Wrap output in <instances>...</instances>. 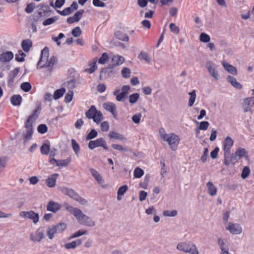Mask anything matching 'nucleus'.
I'll return each instance as SVG.
<instances>
[{
	"label": "nucleus",
	"mask_w": 254,
	"mask_h": 254,
	"mask_svg": "<svg viewBox=\"0 0 254 254\" xmlns=\"http://www.w3.org/2000/svg\"><path fill=\"white\" fill-rule=\"evenodd\" d=\"M20 88L24 92H28L31 89L32 86L29 82H24L21 84Z\"/></svg>",
	"instance_id": "nucleus-44"
},
{
	"label": "nucleus",
	"mask_w": 254,
	"mask_h": 254,
	"mask_svg": "<svg viewBox=\"0 0 254 254\" xmlns=\"http://www.w3.org/2000/svg\"><path fill=\"white\" fill-rule=\"evenodd\" d=\"M73 9H71V7H68L64 8L62 11H58V12L62 15H68L72 13Z\"/></svg>",
	"instance_id": "nucleus-61"
},
{
	"label": "nucleus",
	"mask_w": 254,
	"mask_h": 254,
	"mask_svg": "<svg viewBox=\"0 0 254 254\" xmlns=\"http://www.w3.org/2000/svg\"><path fill=\"white\" fill-rule=\"evenodd\" d=\"M138 58L141 60H144L148 63L151 62V58L146 52L141 51L138 56Z\"/></svg>",
	"instance_id": "nucleus-34"
},
{
	"label": "nucleus",
	"mask_w": 254,
	"mask_h": 254,
	"mask_svg": "<svg viewBox=\"0 0 254 254\" xmlns=\"http://www.w3.org/2000/svg\"><path fill=\"white\" fill-rule=\"evenodd\" d=\"M250 174V169L249 167L246 166L245 167L242 171V174H241V177L245 179L247 178Z\"/></svg>",
	"instance_id": "nucleus-54"
},
{
	"label": "nucleus",
	"mask_w": 254,
	"mask_h": 254,
	"mask_svg": "<svg viewBox=\"0 0 254 254\" xmlns=\"http://www.w3.org/2000/svg\"><path fill=\"white\" fill-rule=\"evenodd\" d=\"M58 20V17L57 16H54L53 17L49 18L46 19L43 22V25L44 26H47L51 25L54 23H55Z\"/></svg>",
	"instance_id": "nucleus-48"
},
{
	"label": "nucleus",
	"mask_w": 254,
	"mask_h": 254,
	"mask_svg": "<svg viewBox=\"0 0 254 254\" xmlns=\"http://www.w3.org/2000/svg\"><path fill=\"white\" fill-rule=\"evenodd\" d=\"M109 60V56L106 53H104L98 60L99 64H104Z\"/></svg>",
	"instance_id": "nucleus-57"
},
{
	"label": "nucleus",
	"mask_w": 254,
	"mask_h": 254,
	"mask_svg": "<svg viewBox=\"0 0 254 254\" xmlns=\"http://www.w3.org/2000/svg\"><path fill=\"white\" fill-rule=\"evenodd\" d=\"M190 98L189 100L188 105L189 107H192L193 105L196 98V92L193 90L192 92L189 93Z\"/></svg>",
	"instance_id": "nucleus-40"
},
{
	"label": "nucleus",
	"mask_w": 254,
	"mask_h": 254,
	"mask_svg": "<svg viewBox=\"0 0 254 254\" xmlns=\"http://www.w3.org/2000/svg\"><path fill=\"white\" fill-rule=\"evenodd\" d=\"M228 80L235 88L239 89L242 88V85L237 81L236 79L234 77L229 75L228 76Z\"/></svg>",
	"instance_id": "nucleus-31"
},
{
	"label": "nucleus",
	"mask_w": 254,
	"mask_h": 254,
	"mask_svg": "<svg viewBox=\"0 0 254 254\" xmlns=\"http://www.w3.org/2000/svg\"><path fill=\"white\" fill-rule=\"evenodd\" d=\"M63 206L76 218L80 224L90 227L95 225V222L90 217L84 214L80 209L74 207L67 203H64Z\"/></svg>",
	"instance_id": "nucleus-1"
},
{
	"label": "nucleus",
	"mask_w": 254,
	"mask_h": 254,
	"mask_svg": "<svg viewBox=\"0 0 254 254\" xmlns=\"http://www.w3.org/2000/svg\"><path fill=\"white\" fill-rule=\"evenodd\" d=\"M54 226L58 233L62 232L66 228V225L64 223H60Z\"/></svg>",
	"instance_id": "nucleus-46"
},
{
	"label": "nucleus",
	"mask_w": 254,
	"mask_h": 254,
	"mask_svg": "<svg viewBox=\"0 0 254 254\" xmlns=\"http://www.w3.org/2000/svg\"><path fill=\"white\" fill-rule=\"evenodd\" d=\"M235 153L238 158L240 159L247 155L248 152L245 148L239 147L237 149Z\"/></svg>",
	"instance_id": "nucleus-39"
},
{
	"label": "nucleus",
	"mask_w": 254,
	"mask_h": 254,
	"mask_svg": "<svg viewBox=\"0 0 254 254\" xmlns=\"http://www.w3.org/2000/svg\"><path fill=\"white\" fill-rule=\"evenodd\" d=\"M254 105V97L246 98L243 103V107L245 113L251 111L252 107Z\"/></svg>",
	"instance_id": "nucleus-15"
},
{
	"label": "nucleus",
	"mask_w": 254,
	"mask_h": 254,
	"mask_svg": "<svg viewBox=\"0 0 254 254\" xmlns=\"http://www.w3.org/2000/svg\"><path fill=\"white\" fill-rule=\"evenodd\" d=\"M122 76L125 78H128L130 75V70L129 68L124 67L121 71Z\"/></svg>",
	"instance_id": "nucleus-53"
},
{
	"label": "nucleus",
	"mask_w": 254,
	"mask_h": 254,
	"mask_svg": "<svg viewBox=\"0 0 254 254\" xmlns=\"http://www.w3.org/2000/svg\"><path fill=\"white\" fill-rule=\"evenodd\" d=\"M162 139L168 143L173 150L177 149L180 141V138L178 135L174 133H172L170 135L163 134L162 135Z\"/></svg>",
	"instance_id": "nucleus-6"
},
{
	"label": "nucleus",
	"mask_w": 254,
	"mask_h": 254,
	"mask_svg": "<svg viewBox=\"0 0 254 254\" xmlns=\"http://www.w3.org/2000/svg\"><path fill=\"white\" fill-rule=\"evenodd\" d=\"M116 37L121 41L125 42H128L129 40V37L127 34L121 32L120 31H117L115 33Z\"/></svg>",
	"instance_id": "nucleus-29"
},
{
	"label": "nucleus",
	"mask_w": 254,
	"mask_h": 254,
	"mask_svg": "<svg viewBox=\"0 0 254 254\" xmlns=\"http://www.w3.org/2000/svg\"><path fill=\"white\" fill-rule=\"evenodd\" d=\"M98 135L97 132L95 130V129H92L87 135L86 137V139L87 140H91L95 138Z\"/></svg>",
	"instance_id": "nucleus-51"
},
{
	"label": "nucleus",
	"mask_w": 254,
	"mask_h": 254,
	"mask_svg": "<svg viewBox=\"0 0 254 254\" xmlns=\"http://www.w3.org/2000/svg\"><path fill=\"white\" fill-rule=\"evenodd\" d=\"M33 133V130L27 129L25 133H23V143L25 145L26 142L30 140Z\"/></svg>",
	"instance_id": "nucleus-35"
},
{
	"label": "nucleus",
	"mask_w": 254,
	"mask_h": 254,
	"mask_svg": "<svg viewBox=\"0 0 254 254\" xmlns=\"http://www.w3.org/2000/svg\"><path fill=\"white\" fill-rule=\"evenodd\" d=\"M114 95L116 96V100L118 101H123L126 95L122 93H120V89H116L113 92Z\"/></svg>",
	"instance_id": "nucleus-36"
},
{
	"label": "nucleus",
	"mask_w": 254,
	"mask_h": 254,
	"mask_svg": "<svg viewBox=\"0 0 254 254\" xmlns=\"http://www.w3.org/2000/svg\"><path fill=\"white\" fill-rule=\"evenodd\" d=\"M49 51L48 47H45L41 51V57L37 64V66H40V68L46 67L49 72H51L53 66L57 63L58 60L54 56L51 57L49 60L48 57Z\"/></svg>",
	"instance_id": "nucleus-2"
},
{
	"label": "nucleus",
	"mask_w": 254,
	"mask_h": 254,
	"mask_svg": "<svg viewBox=\"0 0 254 254\" xmlns=\"http://www.w3.org/2000/svg\"><path fill=\"white\" fill-rule=\"evenodd\" d=\"M50 149V145L47 143H44L41 146L40 151L42 154L47 155L49 154Z\"/></svg>",
	"instance_id": "nucleus-42"
},
{
	"label": "nucleus",
	"mask_w": 254,
	"mask_h": 254,
	"mask_svg": "<svg viewBox=\"0 0 254 254\" xmlns=\"http://www.w3.org/2000/svg\"><path fill=\"white\" fill-rule=\"evenodd\" d=\"M206 186L208 189V193L211 196L215 195L217 192V189L212 183L208 182Z\"/></svg>",
	"instance_id": "nucleus-32"
},
{
	"label": "nucleus",
	"mask_w": 254,
	"mask_h": 254,
	"mask_svg": "<svg viewBox=\"0 0 254 254\" xmlns=\"http://www.w3.org/2000/svg\"><path fill=\"white\" fill-rule=\"evenodd\" d=\"M22 97L19 95H14L10 98L11 103L15 106H19L22 102Z\"/></svg>",
	"instance_id": "nucleus-28"
},
{
	"label": "nucleus",
	"mask_w": 254,
	"mask_h": 254,
	"mask_svg": "<svg viewBox=\"0 0 254 254\" xmlns=\"http://www.w3.org/2000/svg\"><path fill=\"white\" fill-rule=\"evenodd\" d=\"M89 65L90 66V67L86 68L85 69V71L89 73H93L97 68L96 61L89 63Z\"/></svg>",
	"instance_id": "nucleus-41"
},
{
	"label": "nucleus",
	"mask_w": 254,
	"mask_h": 254,
	"mask_svg": "<svg viewBox=\"0 0 254 254\" xmlns=\"http://www.w3.org/2000/svg\"><path fill=\"white\" fill-rule=\"evenodd\" d=\"M191 242H185L179 243L176 247L177 249L181 252L187 253Z\"/></svg>",
	"instance_id": "nucleus-21"
},
{
	"label": "nucleus",
	"mask_w": 254,
	"mask_h": 254,
	"mask_svg": "<svg viewBox=\"0 0 254 254\" xmlns=\"http://www.w3.org/2000/svg\"><path fill=\"white\" fill-rule=\"evenodd\" d=\"M82 243V241L80 239H77L75 241H73L71 243H68L65 244L64 247L66 249H74L77 246H80Z\"/></svg>",
	"instance_id": "nucleus-27"
},
{
	"label": "nucleus",
	"mask_w": 254,
	"mask_h": 254,
	"mask_svg": "<svg viewBox=\"0 0 254 254\" xmlns=\"http://www.w3.org/2000/svg\"><path fill=\"white\" fill-rule=\"evenodd\" d=\"M61 191L64 194L76 200L81 205H86L87 201L80 196L76 191L70 188L65 187L60 188Z\"/></svg>",
	"instance_id": "nucleus-3"
},
{
	"label": "nucleus",
	"mask_w": 254,
	"mask_h": 254,
	"mask_svg": "<svg viewBox=\"0 0 254 254\" xmlns=\"http://www.w3.org/2000/svg\"><path fill=\"white\" fill-rule=\"evenodd\" d=\"M73 92L72 91H68L64 97V101L65 103H69L72 99Z\"/></svg>",
	"instance_id": "nucleus-62"
},
{
	"label": "nucleus",
	"mask_w": 254,
	"mask_h": 254,
	"mask_svg": "<svg viewBox=\"0 0 254 254\" xmlns=\"http://www.w3.org/2000/svg\"><path fill=\"white\" fill-rule=\"evenodd\" d=\"M109 136L111 138H114L119 140H122L124 138L122 134L114 131H110Z\"/></svg>",
	"instance_id": "nucleus-38"
},
{
	"label": "nucleus",
	"mask_w": 254,
	"mask_h": 254,
	"mask_svg": "<svg viewBox=\"0 0 254 254\" xmlns=\"http://www.w3.org/2000/svg\"><path fill=\"white\" fill-rule=\"evenodd\" d=\"M65 91V89L64 88L56 90L54 93L53 98L55 100L59 99L64 95Z\"/></svg>",
	"instance_id": "nucleus-33"
},
{
	"label": "nucleus",
	"mask_w": 254,
	"mask_h": 254,
	"mask_svg": "<svg viewBox=\"0 0 254 254\" xmlns=\"http://www.w3.org/2000/svg\"><path fill=\"white\" fill-rule=\"evenodd\" d=\"M61 207V206L60 204L57 202H55L53 201H50L49 202L47 205V209L48 211H52L53 212H56L59 210Z\"/></svg>",
	"instance_id": "nucleus-22"
},
{
	"label": "nucleus",
	"mask_w": 254,
	"mask_h": 254,
	"mask_svg": "<svg viewBox=\"0 0 254 254\" xmlns=\"http://www.w3.org/2000/svg\"><path fill=\"white\" fill-rule=\"evenodd\" d=\"M124 58L121 56H114L112 58V62H113V63L112 64H110L108 67L102 68L101 69L100 71V78L101 79H102V74L104 73H106L107 72H112V69L114 68L117 65L121 64L122 63L124 62Z\"/></svg>",
	"instance_id": "nucleus-5"
},
{
	"label": "nucleus",
	"mask_w": 254,
	"mask_h": 254,
	"mask_svg": "<svg viewBox=\"0 0 254 254\" xmlns=\"http://www.w3.org/2000/svg\"><path fill=\"white\" fill-rule=\"evenodd\" d=\"M139 97V94L137 93H133L129 97V102L131 104H133L136 102Z\"/></svg>",
	"instance_id": "nucleus-47"
},
{
	"label": "nucleus",
	"mask_w": 254,
	"mask_h": 254,
	"mask_svg": "<svg viewBox=\"0 0 254 254\" xmlns=\"http://www.w3.org/2000/svg\"><path fill=\"white\" fill-rule=\"evenodd\" d=\"M98 147H102L106 150H108V147L106 144V142L102 137L98 138L95 140L90 141L88 143V147L90 149H93Z\"/></svg>",
	"instance_id": "nucleus-7"
},
{
	"label": "nucleus",
	"mask_w": 254,
	"mask_h": 254,
	"mask_svg": "<svg viewBox=\"0 0 254 254\" xmlns=\"http://www.w3.org/2000/svg\"><path fill=\"white\" fill-rule=\"evenodd\" d=\"M70 158H67L64 160H59V162L57 163V166L59 167H65L70 163Z\"/></svg>",
	"instance_id": "nucleus-45"
},
{
	"label": "nucleus",
	"mask_w": 254,
	"mask_h": 254,
	"mask_svg": "<svg viewBox=\"0 0 254 254\" xmlns=\"http://www.w3.org/2000/svg\"><path fill=\"white\" fill-rule=\"evenodd\" d=\"M71 146L76 156L78 155L80 150V146L76 140L74 139H71Z\"/></svg>",
	"instance_id": "nucleus-43"
},
{
	"label": "nucleus",
	"mask_w": 254,
	"mask_h": 254,
	"mask_svg": "<svg viewBox=\"0 0 254 254\" xmlns=\"http://www.w3.org/2000/svg\"><path fill=\"white\" fill-rule=\"evenodd\" d=\"M14 57L13 53L11 51L3 52L0 55V62L7 63L11 61Z\"/></svg>",
	"instance_id": "nucleus-18"
},
{
	"label": "nucleus",
	"mask_w": 254,
	"mask_h": 254,
	"mask_svg": "<svg viewBox=\"0 0 254 254\" xmlns=\"http://www.w3.org/2000/svg\"><path fill=\"white\" fill-rule=\"evenodd\" d=\"M59 176L58 174H54L47 178L46 180L47 185L50 188L54 187L56 185L57 178Z\"/></svg>",
	"instance_id": "nucleus-24"
},
{
	"label": "nucleus",
	"mask_w": 254,
	"mask_h": 254,
	"mask_svg": "<svg viewBox=\"0 0 254 254\" xmlns=\"http://www.w3.org/2000/svg\"><path fill=\"white\" fill-rule=\"evenodd\" d=\"M39 108H38V109L34 110L32 114L28 117L24 125V127L26 129L33 130L32 125L39 116Z\"/></svg>",
	"instance_id": "nucleus-8"
},
{
	"label": "nucleus",
	"mask_w": 254,
	"mask_h": 254,
	"mask_svg": "<svg viewBox=\"0 0 254 254\" xmlns=\"http://www.w3.org/2000/svg\"><path fill=\"white\" fill-rule=\"evenodd\" d=\"M144 174V171L139 167H136L134 170V177L136 178H140Z\"/></svg>",
	"instance_id": "nucleus-49"
},
{
	"label": "nucleus",
	"mask_w": 254,
	"mask_h": 254,
	"mask_svg": "<svg viewBox=\"0 0 254 254\" xmlns=\"http://www.w3.org/2000/svg\"><path fill=\"white\" fill-rule=\"evenodd\" d=\"M86 117L89 119H93L96 124H99L103 120L102 113L97 110L95 106L92 105L85 113Z\"/></svg>",
	"instance_id": "nucleus-4"
},
{
	"label": "nucleus",
	"mask_w": 254,
	"mask_h": 254,
	"mask_svg": "<svg viewBox=\"0 0 254 254\" xmlns=\"http://www.w3.org/2000/svg\"><path fill=\"white\" fill-rule=\"evenodd\" d=\"M76 80L74 79H71L64 83L65 85L68 88L72 89L76 87Z\"/></svg>",
	"instance_id": "nucleus-60"
},
{
	"label": "nucleus",
	"mask_w": 254,
	"mask_h": 254,
	"mask_svg": "<svg viewBox=\"0 0 254 254\" xmlns=\"http://www.w3.org/2000/svg\"><path fill=\"white\" fill-rule=\"evenodd\" d=\"M163 214L164 216L174 217L177 215V211L175 210L172 211L165 210L163 211Z\"/></svg>",
	"instance_id": "nucleus-55"
},
{
	"label": "nucleus",
	"mask_w": 254,
	"mask_h": 254,
	"mask_svg": "<svg viewBox=\"0 0 254 254\" xmlns=\"http://www.w3.org/2000/svg\"><path fill=\"white\" fill-rule=\"evenodd\" d=\"M103 108L108 112H110L115 119L117 118L116 105L110 102L105 103L103 104Z\"/></svg>",
	"instance_id": "nucleus-14"
},
{
	"label": "nucleus",
	"mask_w": 254,
	"mask_h": 254,
	"mask_svg": "<svg viewBox=\"0 0 254 254\" xmlns=\"http://www.w3.org/2000/svg\"><path fill=\"white\" fill-rule=\"evenodd\" d=\"M206 67L210 75L215 79L218 80L219 74L217 70V65L213 64L211 61H208L206 63Z\"/></svg>",
	"instance_id": "nucleus-10"
},
{
	"label": "nucleus",
	"mask_w": 254,
	"mask_h": 254,
	"mask_svg": "<svg viewBox=\"0 0 254 254\" xmlns=\"http://www.w3.org/2000/svg\"><path fill=\"white\" fill-rule=\"evenodd\" d=\"M71 33L75 37H79L81 34V31L79 27H76L72 30Z\"/></svg>",
	"instance_id": "nucleus-64"
},
{
	"label": "nucleus",
	"mask_w": 254,
	"mask_h": 254,
	"mask_svg": "<svg viewBox=\"0 0 254 254\" xmlns=\"http://www.w3.org/2000/svg\"><path fill=\"white\" fill-rule=\"evenodd\" d=\"M141 117V113L136 114L132 117V120L135 124H138L140 123Z\"/></svg>",
	"instance_id": "nucleus-63"
},
{
	"label": "nucleus",
	"mask_w": 254,
	"mask_h": 254,
	"mask_svg": "<svg viewBox=\"0 0 254 254\" xmlns=\"http://www.w3.org/2000/svg\"><path fill=\"white\" fill-rule=\"evenodd\" d=\"M19 216L25 219L32 220L34 224H36L39 221V214L33 211H21Z\"/></svg>",
	"instance_id": "nucleus-9"
},
{
	"label": "nucleus",
	"mask_w": 254,
	"mask_h": 254,
	"mask_svg": "<svg viewBox=\"0 0 254 254\" xmlns=\"http://www.w3.org/2000/svg\"><path fill=\"white\" fill-rule=\"evenodd\" d=\"M44 238V234L42 231L38 230L34 234L30 235V240L34 242H39Z\"/></svg>",
	"instance_id": "nucleus-20"
},
{
	"label": "nucleus",
	"mask_w": 254,
	"mask_h": 254,
	"mask_svg": "<svg viewBox=\"0 0 254 254\" xmlns=\"http://www.w3.org/2000/svg\"><path fill=\"white\" fill-rule=\"evenodd\" d=\"M210 40V36L205 33H202L199 36V40L204 43H207Z\"/></svg>",
	"instance_id": "nucleus-52"
},
{
	"label": "nucleus",
	"mask_w": 254,
	"mask_h": 254,
	"mask_svg": "<svg viewBox=\"0 0 254 254\" xmlns=\"http://www.w3.org/2000/svg\"><path fill=\"white\" fill-rule=\"evenodd\" d=\"M90 171L92 176L97 181L98 183L100 185H103L104 181L101 175L95 169L93 168L90 169Z\"/></svg>",
	"instance_id": "nucleus-23"
},
{
	"label": "nucleus",
	"mask_w": 254,
	"mask_h": 254,
	"mask_svg": "<svg viewBox=\"0 0 254 254\" xmlns=\"http://www.w3.org/2000/svg\"><path fill=\"white\" fill-rule=\"evenodd\" d=\"M87 232L86 230L84 231H81L79 230L74 234H73L71 236H70L69 239H73L78 237H79L80 236H82L83 235L87 234Z\"/></svg>",
	"instance_id": "nucleus-58"
},
{
	"label": "nucleus",
	"mask_w": 254,
	"mask_h": 254,
	"mask_svg": "<svg viewBox=\"0 0 254 254\" xmlns=\"http://www.w3.org/2000/svg\"><path fill=\"white\" fill-rule=\"evenodd\" d=\"M218 244L221 250V254H229V246L225 243L224 240L220 238L218 239Z\"/></svg>",
	"instance_id": "nucleus-19"
},
{
	"label": "nucleus",
	"mask_w": 254,
	"mask_h": 254,
	"mask_svg": "<svg viewBox=\"0 0 254 254\" xmlns=\"http://www.w3.org/2000/svg\"><path fill=\"white\" fill-rule=\"evenodd\" d=\"M238 159L235 153L230 155V152L228 154H224V164L226 166H229L231 164L234 165L237 162Z\"/></svg>",
	"instance_id": "nucleus-16"
},
{
	"label": "nucleus",
	"mask_w": 254,
	"mask_h": 254,
	"mask_svg": "<svg viewBox=\"0 0 254 254\" xmlns=\"http://www.w3.org/2000/svg\"><path fill=\"white\" fill-rule=\"evenodd\" d=\"M222 64L224 66V68L230 73L233 75H236L237 74V69L234 66L230 64H229L225 62H223L222 63Z\"/></svg>",
	"instance_id": "nucleus-25"
},
{
	"label": "nucleus",
	"mask_w": 254,
	"mask_h": 254,
	"mask_svg": "<svg viewBox=\"0 0 254 254\" xmlns=\"http://www.w3.org/2000/svg\"><path fill=\"white\" fill-rule=\"evenodd\" d=\"M85 11L84 9H80L77 11H76L74 15L72 17H69L67 19V22L68 23H73L75 22H78L81 18L83 13Z\"/></svg>",
	"instance_id": "nucleus-17"
},
{
	"label": "nucleus",
	"mask_w": 254,
	"mask_h": 254,
	"mask_svg": "<svg viewBox=\"0 0 254 254\" xmlns=\"http://www.w3.org/2000/svg\"><path fill=\"white\" fill-rule=\"evenodd\" d=\"M128 188L127 185H124L120 187L117 191V199L121 200L122 196L124 195L126 192Z\"/></svg>",
	"instance_id": "nucleus-30"
},
{
	"label": "nucleus",
	"mask_w": 254,
	"mask_h": 254,
	"mask_svg": "<svg viewBox=\"0 0 254 254\" xmlns=\"http://www.w3.org/2000/svg\"><path fill=\"white\" fill-rule=\"evenodd\" d=\"M169 27L172 32L174 33L175 34H178L179 33L180 29L179 27L177 26L174 23H170Z\"/></svg>",
	"instance_id": "nucleus-56"
},
{
	"label": "nucleus",
	"mask_w": 254,
	"mask_h": 254,
	"mask_svg": "<svg viewBox=\"0 0 254 254\" xmlns=\"http://www.w3.org/2000/svg\"><path fill=\"white\" fill-rule=\"evenodd\" d=\"M234 144V140L231 137L227 136L223 142V151L224 154H228Z\"/></svg>",
	"instance_id": "nucleus-13"
},
{
	"label": "nucleus",
	"mask_w": 254,
	"mask_h": 254,
	"mask_svg": "<svg viewBox=\"0 0 254 254\" xmlns=\"http://www.w3.org/2000/svg\"><path fill=\"white\" fill-rule=\"evenodd\" d=\"M32 46V42L30 39H25L22 41L21 47L24 52H29Z\"/></svg>",
	"instance_id": "nucleus-26"
},
{
	"label": "nucleus",
	"mask_w": 254,
	"mask_h": 254,
	"mask_svg": "<svg viewBox=\"0 0 254 254\" xmlns=\"http://www.w3.org/2000/svg\"><path fill=\"white\" fill-rule=\"evenodd\" d=\"M20 67H16L9 72L7 76V86L12 87L13 86L14 79L20 71Z\"/></svg>",
	"instance_id": "nucleus-12"
},
{
	"label": "nucleus",
	"mask_w": 254,
	"mask_h": 254,
	"mask_svg": "<svg viewBox=\"0 0 254 254\" xmlns=\"http://www.w3.org/2000/svg\"><path fill=\"white\" fill-rule=\"evenodd\" d=\"M226 229L233 235L240 234L242 232V228L239 224L237 223L229 222L226 227Z\"/></svg>",
	"instance_id": "nucleus-11"
},
{
	"label": "nucleus",
	"mask_w": 254,
	"mask_h": 254,
	"mask_svg": "<svg viewBox=\"0 0 254 254\" xmlns=\"http://www.w3.org/2000/svg\"><path fill=\"white\" fill-rule=\"evenodd\" d=\"M190 246L187 253L190 254H199L198 250L195 244L191 242Z\"/></svg>",
	"instance_id": "nucleus-37"
},
{
	"label": "nucleus",
	"mask_w": 254,
	"mask_h": 254,
	"mask_svg": "<svg viewBox=\"0 0 254 254\" xmlns=\"http://www.w3.org/2000/svg\"><path fill=\"white\" fill-rule=\"evenodd\" d=\"M47 130L48 127L45 124H41L39 125L37 127L38 131L41 134L46 133L47 131Z\"/></svg>",
	"instance_id": "nucleus-59"
},
{
	"label": "nucleus",
	"mask_w": 254,
	"mask_h": 254,
	"mask_svg": "<svg viewBox=\"0 0 254 254\" xmlns=\"http://www.w3.org/2000/svg\"><path fill=\"white\" fill-rule=\"evenodd\" d=\"M58 233L54 226L52 228H49L47 231V235L50 239H52L54 236L55 234Z\"/></svg>",
	"instance_id": "nucleus-50"
}]
</instances>
